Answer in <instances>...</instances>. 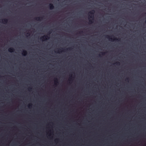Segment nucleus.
<instances>
[{"label": "nucleus", "mask_w": 146, "mask_h": 146, "mask_svg": "<svg viewBox=\"0 0 146 146\" xmlns=\"http://www.w3.org/2000/svg\"><path fill=\"white\" fill-rule=\"evenodd\" d=\"M95 12V11L94 10H92V11H90L89 12V13L90 14V15H89L88 16V18L89 19L90 18H92V19H89V22L90 24H92L93 23V21L94 19V14Z\"/></svg>", "instance_id": "f257e3e1"}, {"label": "nucleus", "mask_w": 146, "mask_h": 146, "mask_svg": "<svg viewBox=\"0 0 146 146\" xmlns=\"http://www.w3.org/2000/svg\"><path fill=\"white\" fill-rule=\"evenodd\" d=\"M49 37L47 35H44L40 37V40L42 41H44L49 39Z\"/></svg>", "instance_id": "f03ea898"}, {"label": "nucleus", "mask_w": 146, "mask_h": 146, "mask_svg": "<svg viewBox=\"0 0 146 146\" xmlns=\"http://www.w3.org/2000/svg\"><path fill=\"white\" fill-rule=\"evenodd\" d=\"M106 37L108 39H109L110 40H111V41L112 40H115L119 41V40H120L119 39H117L116 38H115V37H114V38L113 39L110 36H109L108 35H106Z\"/></svg>", "instance_id": "7ed1b4c3"}, {"label": "nucleus", "mask_w": 146, "mask_h": 146, "mask_svg": "<svg viewBox=\"0 0 146 146\" xmlns=\"http://www.w3.org/2000/svg\"><path fill=\"white\" fill-rule=\"evenodd\" d=\"M1 21H0L1 22L5 24L7 23L8 21V20L6 19H1Z\"/></svg>", "instance_id": "20e7f679"}, {"label": "nucleus", "mask_w": 146, "mask_h": 146, "mask_svg": "<svg viewBox=\"0 0 146 146\" xmlns=\"http://www.w3.org/2000/svg\"><path fill=\"white\" fill-rule=\"evenodd\" d=\"M49 7L50 9L52 10L54 9V5L52 3H50L49 4Z\"/></svg>", "instance_id": "39448f33"}, {"label": "nucleus", "mask_w": 146, "mask_h": 146, "mask_svg": "<svg viewBox=\"0 0 146 146\" xmlns=\"http://www.w3.org/2000/svg\"><path fill=\"white\" fill-rule=\"evenodd\" d=\"M65 49H64L63 48H61L59 49L58 50V51L57 52L58 53H59L60 52H63L64 50H65Z\"/></svg>", "instance_id": "423d86ee"}, {"label": "nucleus", "mask_w": 146, "mask_h": 146, "mask_svg": "<svg viewBox=\"0 0 146 146\" xmlns=\"http://www.w3.org/2000/svg\"><path fill=\"white\" fill-rule=\"evenodd\" d=\"M14 51L15 49L13 48H10L8 49V51L11 52H13Z\"/></svg>", "instance_id": "0eeeda50"}, {"label": "nucleus", "mask_w": 146, "mask_h": 146, "mask_svg": "<svg viewBox=\"0 0 146 146\" xmlns=\"http://www.w3.org/2000/svg\"><path fill=\"white\" fill-rule=\"evenodd\" d=\"M27 51L25 50H23L22 54L23 56H26L27 55Z\"/></svg>", "instance_id": "6e6552de"}, {"label": "nucleus", "mask_w": 146, "mask_h": 146, "mask_svg": "<svg viewBox=\"0 0 146 146\" xmlns=\"http://www.w3.org/2000/svg\"><path fill=\"white\" fill-rule=\"evenodd\" d=\"M42 19V17H37L35 18V19L36 20L40 21L41 20V19Z\"/></svg>", "instance_id": "1a4fd4ad"}, {"label": "nucleus", "mask_w": 146, "mask_h": 146, "mask_svg": "<svg viewBox=\"0 0 146 146\" xmlns=\"http://www.w3.org/2000/svg\"><path fill=\"white\" fill-rule=\"evenodd\" d=\"M55 80L54 81L55 84L56 85L57 83H58V79L57 78H55Z\"/></svg>", "instance_id": "9d476101"}, {"label": "nucleus", "mask_w": 146, "mask_h": 146, "mask_svg": "<svg viewBox=\"0 0 146 146\" xmlns=\"http://www.w3.org/2000/svg\"><path fill=\"white\" fill-rule=\"evenodd\" d=\"M115 64L116 65H119L120 64V63L119 62H117L115 63Z\"/></svg>", "instance_id": "9b49d317"}, {"label": "nucleus", "mask_w": 146, "mask_h": 146, "mask_svg": "<svg viewBox=\"0 0 146 146\" xmlns=\"http://www.w3.org/2000/svg\"><path fill=\"white\" fill-rule=\"evenodd\" d=\"M72 76H70V79L69 80V81H71V80H72Z\"/></svg>", "instance_id": "f8f14e48"}, {"label": "nucleus", "mask_w": 146, "mask_h": 146, "mask_svg": "<svg viewBox=\"0 0 146 146\" xmlns=\"http://www.w3.org/2000/svg\"><path fill=\"white\" fill-rule=\"evenodd\" d=\"M101 53L102 54V55H105V53H106V52H102Z\"/></svg>", "instance_id": "ddd939ff"}, {"label": "nucleus", "mask_w": 146, "mask_h": 146, "mask_svg": "<svg viewBox=\"0 0 146 146\" xmlns=\"http://www.w3.org/2000/svg\"><path fill=\"white\" fill-rule=\"evenodd\" d=\"M32 106V104H30L29 105L28 107L30 108Z\"/></svg>", "instance_id": "4468645a"}, {"label": "nucleus", "mask_w": 146, "mask_h": 146, "mask_svg": "<svg viewBox=\"0 0 146 146\" xmlns=\"http://www.w3.org/2000/svg\"><path fill=\"white\" fill-rule=\"evenodd\" d=\"M129 78H127L126 79V80L127 81H129Z\"/></svg>", "instance_id": "2eb2a0df"}, {"label": "nucleus", "mask_w": 146, "mask_h": 146, "mask_svg": "<svg viewBox=\"0 0 146 146\" xmlns=\"http://www.w3.org/2000/svg\"><path fill=\"white\" fill-rule=\"evenodd\" d=\"M51 33V31H49L48 32V34L49 35H50V33Z\"/></svg>", "instance_id": "dca6fc26"}, {"label": "nucleus", "mask_w": 146, "mask_h": 146, "mask_svg": "<svg viewBox=\"0 0 146 146\" xmlns=\"http://www.w3.org/2000/svg\"><path fill=\"white\" fill-rule=\"evenodd\" d=\"M67 49H68V50H71V48H68V49H67Z\"/></svg>", "instance_id": "f3484780"}, {"label": "nucleus", "mask_w": 146, "mask_h": 146, "mask_svg": "<svg viewBox=\"0 0 146 146\" xmlns=\"http://www.w3.org/2000/svg\"><path fill=\"white\" fill-rule=\"evenodd\" d=\"M83 33V31H81V32H80V33Z\"/></svg>", "instance_id": "a211bd4d"}, {"label": "nucleus", "mask_w": 146, "mask_h": 146, "mask_svg": "<svg viewBox=\"0 0 146 146\" xmlns=\"http://www.w3.org/2000/svg\"><path fill=\"white\" fill-rule=\"evenodd\" d=\"M99 56H100V57L101 56V55L100 54H99Z\"/></svg>", "instance_id": "6ab92c4d"}, {"label": "nucleus", "mask_w": 146, "mask_h": 146, "mask_svg": "<svg viewBox=\"0 0 146 146\" xmlns=\"http://www.w3.org/2000/svg\"><path fill=\"white\" fill-rule=\"evenodd\" d=\"M113 36V38H112L113 39L114 37L115 38V37L113 36Z\"/></svg>", "instance_id": "aec40b11"}, {"label": "nucleus", "mask_w": 146, "mask_h": 146, "mask_svg": "<svg viewBox=\"0 0 146 146\" xmlns=\"http://www.w3.org/2000/svg\"><path fill=\"white\" fill-rule=\"evenodd\" d=\"M29 88L30 89H31V88L30 87H29Z\"/></svg>", "instance_id": "412c9836"}, {"label": "nucleus", "mask_w": 146, "mask_h": 146, "mask_svg": "<svg viewBox=\"0 0 146 146\" xmlns=\"http://www.w3.org/2000/svg\"><path fill=\"white\" fill-rule=\"evenodd\" d=\"M27 34H29V33H27Z\"/></svg>", "instance_id": "4be33fe9"}, {"label": "nucleus", "mask_w": 146, "mask_h": 146, "mask_svg": "<svg viewBox=\"0 0 146 146\" xmlns=\"http://www.w3.org/2000/svg\"><path fill=\"white\" fill-rule=\"evenodd\" d=\"M145 23H146V21H145Z\"/></svg>", "instance_id": "5701e85b"}, {"label": "nucleus", "mask_w": 146, "mask_h": 146, "mask_svg": "<svg viewBox=\"0 0 146 146\" xmlns=\"http://www.w3.org/2000/svg\"><path fill=\"white\" fill-rule=\"evenodd\" d=\"M145 14H146V13Z\"/></svg>", "instance_id": "b1692460"}]
</instances>
